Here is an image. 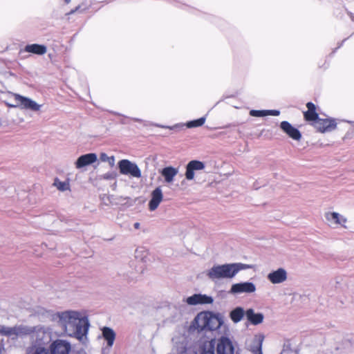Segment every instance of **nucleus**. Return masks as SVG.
<instances>
[{
  "instance_id": "cd10ccee",
  "label": "nucleus",
  "mask_w": 354,
  "mask_h": 354,
  "mask_svg": "<svg viewBox=\"0 0 354 354\" xmlns=\"http://www.w3.org/2000/svg\"><path fill=\"white\" fill-rule=\"evenodd\" d=\"M205 120H206V118L205 117H202L197 120H194L188 122L186 124V126L187 128H194V127H201L202 125L204 124Z\"/></svg>"
},
{
  "instance_id": "0eeeda50",
  "label": "nucleus",
  "mask_w": 354,
  "mask_h": 354,
  "mask_svg": "<svg viewBox=\"0 0 354 354\" xmlns=\"http://www.w3.org/2000/svg\"><path fill=\"white\" fill-rule=\"evenodd\" d=\"M71 350V344L64 339H57L50 346V354H68Z\"/></svg>"
},
{
  "instance_id": "4468645a",
  "label": "nucleus",
  "mask_w": 354,
  "mask_h": 354,
  "mask_svg": "<svg viewBox=\"0 0 354 354\" xmlns=\"http://www.w3.org/2000/svg\"><path fill=\"white\" fill-rule=\"evenodd\" d=\"M97 160V155L94 153H86L80 156L75 162L77 169H81L87 165H91Z\"/></svg>"
},
{
  "instance_id": "aec40b11",
  "label": "nucleus",
  "mask_w": 354,
  "mask_h": 354,
  "mask_svg": "<svg viewBox=\"0 0 354 354\" xmlns=\"http://www.w3.org/2000/svg\"><path fill=\"white\" fill-rule=\"evenodd\" d=\"M102 337L106 341L107 346L111 347L113 345L115 339V333L114 330L107 326H104L102 329Z\"/></svg>"
},
{
  "instance_id": "f8f14e48",
  "label": "nucleus",
  "mask_w": 354,
  "mask_h": 354,
  "mask_svg": "<svg viewBox=\"0 0 354 354\" xmlns=\"http://www.w3.org/2000/svg\"><path fill=\"white\" fill-rule=\"evenodd\" d=\"M288 273L284 268H280L270 272L267 279L273 284L282 283L287 280Z\"/></svg>"
},
{
  "instance_id": "412c9836",
  "label": "nucleus",
  "mask_w": 354,
  "mask_h": 354,
  "mask_svg": "<svg viewBox=\"0 0 354 354\" xmlns=\"http://www.w3.org/2000/svg\"><path fill=\"white\" fill-rule=\"evenodd\" d=\"M326 218L330 224H339L342 225L346 222V219L337 212L326 213Z\"/></svg>"
},
{
  "instance_id": "9d476101",
  "label": "nucleus",
  "mask_w": 354,
  "mask_h": 354,
  "mask_svg": "<svg viewBox=\"0 0 354 354\" xmlns=\"http://www.w3.org/2000/svg\"><path fill=\"white\" fill-rule=\"evenodd\" d=\"M205 167V164L199 160H191L186 165L185 178L192 180L194 178L195 171L203 170Z\"/></svg>"
},
{
  "instance_id": "7c9ffc66",
  "label": "nucleus",
  "mask_w": 354,
  "mask_h": 354,
  "mask_svg": "<svg viewBox=\"0 0 354 354\" xmlns=\"http://www.w3.org/2000/svg\"><path fill=\"white\" fill-rule=\"evenodd\" d=\"M117 176V174L115 171H109L100 176V179L103 180H114Z\"/></svg>"
},
{
  "instance_id": "a19ab883",
  "label": "nucleus",
  "mask_w": 354,
  "mask_h": 354,
  "mask_svg": "<svg viewBox=\"0 0 354 354\" xmlns=\"http://www.w3.org/2000/svg\"><path fill=\"white\" fill-rule=\"evenodd\" d=\"M133 121H141L140 120L138 119V118H133L132 119Z\"/></svg>"
},
{
  "instance_id": "2f4dec72",
  "label": "nucleus",
  "mask_w": 354,
  "mask_h": 354,
  "mask_svg": "<svg viewBox=\"0 0 354 354\" xmlns=\"http://www.w3.org/2000/svg\"><path fill=\"white\" fill-rule=\"evenodd\" d=\"M250 115L254 117H263L267 115V110H251Z\"/></svg>"
},
{
  "instance_id": "473e14b6",
  "label": "nucleus",
  "mask_w": 354,
  "mask_h": 354,
  "mask_svg": "<svg viewBox=\"0 0 354 354\" xmlns=\"http://www.w3.org/2000/svg\"><path fill=\"white\" fill-rule=\"evenodd\" d=\"M32 354H48V350L42 346H36Z\"/></svg>"
},
{
  "instance_id": "ea45409f",
  "label": "nucleus",
  "mask_w": 354,
  "mask_h": 354,
  "mask_svg": "<svg viewBox=\"0 0 354 354\" xmlns=\"http://www.w3.org/2000/svg\"><path fill=\"white\" fill-rule=\"evenodd\" d=\"M71 1V0H64V2L68 4Z\"/></svg>"
},
{
  "instance_id": "6ab92c4d",
  "label": "nucleus",
  "mask_w": 354,
  "mask_h": 354,
  "mask_svg": "<svg viewBox=\"0 0 354 354\" xmlns=\"http://www.w3.org/2000/svg\"><path fill=\"white\" fill-rule=\"evenodd\" d=\"M306 107L308 110L304 113L305 120L315 122L319 118L315 105L313 102H308Z\"/></svg>"
},
{
  "instance_id": "393cba45",
  "label": "nucleus",
  "mask_w": 354,
  "mask_h": 354,
  "mask_svg": "<svg viewBox=\"0 0 354 354\" xmlns=\"http://www.w3.org/2000/svg\"><path fill=\"white\" fill-rule=\"evenodd\" d=\"M245 314L243 308L236 307L230 312V317L234 323H238L243 319Z\"/></svg>"
},
{
  "instance_id": "9b49d317",
  "label": "nucleus",
  "mask_w": 354,
  "mask_h": 354,
  "mask_svg": "<svg viewBox=\"0 0 354 354\" xmlns=\"http://www.w3.org/2000/svg\"><path fill=\"white\" fill-rule=\"evenodd\" d=\"M315 127L319 132L324 133L334 130L337 127V123L334 119L319 118L315 122Z\"/></svg>"
},
{
  "instance_id": "e433bc0d",
  "label": "nucleus",
  "mask_w": 354,
  "mask_h": 354,
  "mask_svg": "<svg viewBox=\"0 0 354 354\" xmlns=\"http://www.w3.org/2000/svg\"><path fill=\"white\" fill-rule=\"evenodd\" d=\"M140 224L139 223H138V222H137V223H135L133 224V227H134V228H135V229H139V228H140Z\"/></svg>"
},
{
  "instance_id": "b1692460",
  "label": "nucleus",
  "mask_w": 354,
  "mask_h": 354,
  "mask_svg": "<svg viewBox=\"0 0 354 354\" xmlns=\"http://www.w3.org/2000/svg\"><path fill=\"white\" fill-rule=\"evenodd\" d=\"M32 331V326L20 325L15 326V336L23 337L25 335H30Z\"/></svg>"
},
{
  "instance_id": "2eb2a0df",
  "label": "nucleus",
  "mask_w": 354,
  "mask_h": 354,
  "mask_svg": "<svg viewBox=\"0 0 354 354\" xmlns=\"http://www.w3.org/2000/svg\"><path fill=\"white\" fill-rule=\"evenodd\" d=\"M264 335L263 334L256 335L251 343L248 345V349L253 354H263L262 352V344L264 340Z\"/></svg>"
},
{
  "instance_id": "6e6552de",
  "label": "nucleus",
  "mask_w": 354,
  "mask_h": 354,
  "mask_svg": "<svg viewBox=\"0 0 354 354\" xmlns=\"http://www.w3.org/2000/svg\"><path fill=\"white\" fill-rule=\"evenodd\" d=\"M189 306H196V305H204V304H211L213 303L214 299L212 297L208 296L207 295H203L201 293L194 294L193 295L187 297L185 300Z\"/></svg>"
},
{
  "instance_id": "4c0bfd02",
  "label": "nucleus",
  "mask_w": 354,
  "mask_h": 354,
  "mask_svg": "<svg viewBox=\"0 0 354 354\" xmlns=\"http://www.w3.org/2000/svg\"><path fill=\"white\" fill-rule=\"evenodd\" d=\"M15 105V103L14 104H8V106L9 107H12V108H18V106H14Z\"/></svg>"
},
{
  "instance_id": "a211bd4d",
  "label": "nucleus",
  "mask_w": 354,
  "mask_h": 354,
  "mask_svg": "<svg viewBox=\"0 0 354 354\" xmlns=\"http://www.w3.org/2000/svg\"><path fill=\"white\" fill-rule=\"evenodd\" d=\"M46 336L45 328L41 326H32L30 338L37 343L41 342Z\"/></svg>"
},
{
  "instance_id": "ddd939ff",
  "label": "nucleus",
  "mask_w": 354,
  "mask_h": 354,
  "mask_svg": "<svg viewBox=\"0 0 354 354\" xmlns=\"http://www.w3.org/2000/svg\"><path fill=\"white\" fill-rule=\"evenodd\" d=\"M163 200V193L160 187H157L151 194L148 206L150 211L156 210Z\"/></svg>"
},
{
  "instance_id": "c85d7f7f",
  "label": "nucleus",
  "mask_w": 354,
  "mask_h": 354,
  "mask_svg": "<svg viewBox=\"0 0 354 354\" xmlns=\"http://www.w3.org/2000/svg\"><path fill=\"white\" fill-rule=\"evenodd\" d=\"M100 159L102 162H107L110 167H113L115 165V157L108 156L105 153H101L100 155Z\"/></svg>"
},
{
  "instance_id": "dca6fc26",
  "label": "nucleus",
  "mask_w": 354,
  "mask_h": 354,
  "mask_svg": "<svg viewBox=\"0 0 354 354\" xmlns=\"http://www.w3.org/2000/svg\"><path fill=\"white\" fill-rule=\"evenodd\" d=\"M280 127L291 138L295 140H299L301 139V134L300 131L297 129L292 127L288 122H281L280 124Z\"/></svg>"
},
{
  "instance_id": "20e7f679",
  "label": "nucleus",
  "mask_w": 354,
  "mask_h": 354,
  "mask_svg": "<svg viewBox=\"0 0 354 354\" xmlns=\"http://www.w3.org/2000/svg\"><path fill=\"white\" fill-rule=\"evenodd\" d=\"M14 97L15 105L21 109L31 111L33 112L39 111L41 107V104H37L32 99L22 96L17 93L12 94Z\"/></svg>"
},
{
  "instance_id": "4be33fe9",
  "label": "nucleus",
  "mask_w": 354,
  "mask_h": 354,
  "mask_svg": "<svg viewBox=\"0 0 354 354\" xmlns=\"http://www.w3.org/2000/svg\"><path fill=\"white\" fill-rule=\"evenodd\" d=\"M178 172V169L173 167H167L162 169L161 174L164 177L165 181L169 183L174 180V178L177 175Z\"/></svg>"
},
{
  "instance_id": "c756f323",
  "label": "nucleus",
  "mask_w": 354,
  "mask_h": 354,
  "mask_svg": "<svg viewBox=\"0 0 354 354\" xmlns=\"http://www.w3.org/2000/svg\"><path fill=\"white\" fill-rule=\"evenodd\" d=\"M15 327H7L1 326H0V333L3 335H6L8 337L15 336Z\"/></svg>"
},
{
  "instance_id": "f704fd0d",
  "label": "nucleus",
  "mask_w": 354,
  "mask_h": 354,
  "mask_svg": "<svg viewBox=\"0 0 354 354\" xmlns=\"http://www.w3.org/2000/svg\"><path fill=\"white\" fill-rule=\"evenodd\" d=\"M179 127H180V125H178V124L174 125L173 127L161 126L162 128L170 129H175L176 128H178Z\"/></svg>"
},
{
  "instance_id": "c9c22d12",
  "label": "nucleus",
  "mask_w": 354,
  "mask_h": 354,
  "mask_svg": "<svg viewBox=\"0 0 354 354\" xmlns=\"http://www.w3.org/2000/svg\"><path fill=\"white\" fill-rule=\"evenodd\" d=\"M80 6H77L75 9L71 10L69 12H68L67 15H72V14L75 13L80 9Z\"/></svg>"
},
{
  "instance_id": "39448f33",
  "label": "nucleus",
  "mask_w": 354,
  "mask_h": 354,
  "mask_svg": "<svg viewBox=\"0 0 354 354\" xmlns=\"http://www.w3.org/2000/svg\"><path fill=\"white\" fill-rule=\"evenodd\" d=\"M121 174L130 176L133 178H140L142 173L136 163L127 159H122L118 163Z\"/></svg>"
},
{
  "instance_id": "f03ea898",
  "label": "nucleus",
  "mask_w": 354,
  "mask_h": 354,
  "mask_svg": "<svg viewBox=\"0 0 354 354\" xmlns=\"http://www.w3.org/2000/svg\"><path fill=\"white\" fill-rule=\"evenodd\" d=\"M253 266L243 263H225L214 265L207 270L206 276L212 281L222 279H232L241 270L252 268Z\"/></svg>"
},
{
  "instance_id": "f3484780",
  "label": "nucleus",
  "mask_w": 354,
  "mask_h": 354,
  "mask_svg": "<svg viewBox=\"0 0 354 354\" xmlns=\"http://www.w3.org/2000/svg\"><path fill=\"white\" fill-rule=\"evenodd\" d=\"M245 316L248 320L253 325L261 324L264 319V316L262 313H255L254 310L252 308L248 309L245 311Z\"/></svg>"
},
{
  "instance_id": "58836bf2",
  "label": "nucleus",
  "mask_w": 354,
  "mask_h": 354,
  "mask_svg": "<svg viewBox=\"0 0 354 354\" xmlns=\"http://www.w3.org/2000/svg\"><path fill=\"white\" fill-rule=\"evenodd\" d=\"M77 354H88V353L85 351H82V352H79Z\"/></svg>"
},
{
  "instance_id": "f257e3e1",
  "label": "nucleus",
  "mask_w": 354,
  "mask_h": 354,
  "mask_svg": "<svg viewBox=\"0 0 354 354\" xmlns=\"http://www.w3.org/2000/svg\"><path fill=\"white\" fill-rule=\"evenodd\" d=\"M59 322L64 328L65 333L80 340L88 333L89 322L80 312L66 310L58 314Z\"/></svg>"
},
{
  "instance_id": "a878e982",
  "label": "nucleus",
  "mask_w": 354,
  "mask_h": 354,
  "mask_svg": "<svg viewBox=\"0 0 354 354\" xmlns=\"http://www.w3.org/2000/svg\"><path fill=\"white\" fill-rule=\"evenodd\" d=\"M215 342L214 340H211L207 342H205L201 354H215Z\"/></svg>"
},
{
  "instance_id": "1a4fd4ad",
  "label": "nucleus",
  "mask_w": 354,
  "mask_h": 354,
  "mask_svg": "<svg viewBox=\"0 0 354 354\" xmlns=\"http://www.w3.org/2000/svg\"><path fill=\"white\" fill-rule=\"evenodd\" d=\"M217 354H234V347L232 342L226 337H221L217 343Z\"/></svg>"
},
{
  "instance_id": "5701e85b",
  "label": "nucleus",
  "mask_w": 354,
  "mask_h": 354,
  "mask_svg": "<svg viewBox=\"0 0 354 354\" xmlns=\"http://www.w3.org/2000/svg\"><path fill=\"white\" fill-rule=\"evenodd\" d=\"M25 51L39 55H42L46 53L47 48L44 45L33 44L26 46Z\"/></svg>"
},
{
  "instance_id": "7ed1b4c3",
  "label": "nucleus",
  "mask_w": 354,
  "mask_h": 354,
  "mask_svg": "<svg viewBox=\"0 0 354 354\" xmlns=\"http://www.w3.org/2000/svg\"><path fill=\"white\" fill-rule=\"evenodd\" d=\"M194 322L199 330H214L220 328L223 323L218 316L209 311L198 313L194 319Z\"/></svg>"
},
{
  "instance_id": "423d86ee",
  "label": "nucleus",
  "mask_w": 354,
  "mask_h": 354,
  "mask_svg": "<svg viewBox=\"0 0 354 354\" xmlns=\"http://www.w3.org/2000/svg\"><path fill=\"white\" fill-rule=\"evenodd\" d=\"M256 291V286L252 282L245 281L234 283L231 286L230 293L233 295L241 293H253Z\"/></svg>"
},
{
  "instance_id": "bb28decb",
  "label": "nucleus",
  "mask_w": 354,
  "mask_h": 354,
  "mask_svg": "<svg viewBox=\"0 0 354 354\" xmlns=\"http://www.w3.org/2000/svg\"><path fill=\"white\" fill-rule=\"evenodd\" d=\"M54 185L57 188L58 190L64 192L70 189V185L68 182L60 181L56 178L54 182Z\"/></svg>"
},
{
  "instance_id": "72a5a7b5",
  "label": "nucleus",
  "mask_w": 354,
  "mask_h": 354,
  "mask_svg": "<svg viewBox=\"0 0 354 354\" xmlns=\"http://www.w3.org/2000/svg\"><path fill=\"white\" fill-rule=\"evenodd\" d=\"M280 114L278 110H267V115H279Z\"/></svg>"
}]
</instances>
